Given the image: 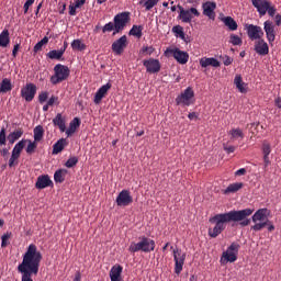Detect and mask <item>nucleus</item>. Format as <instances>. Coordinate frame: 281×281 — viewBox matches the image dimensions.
Returning <instances> with one entry per match:
<instances>
[{"label":"nucleus","instance_id":"nucleus-1","mask_svg":"<svg viewBox=\"0 0 281 281\" xmlns=\"http://www.w3.org/2000/svg\"><path fill=\"white\" fill-rule=\"evenodd\" d=\"M254 214V209L233 210L227 213H220L210 218V223H215L214 228H209V236L217 238L227 227V223H239L240 227L251 225V220L247 218Z\"/></svg>","mask_w":281,"mask_h":281},{"label":"nucleus","instance_id":"nucleus-2","mask_svg":"<svg viewBox=\"0 0 281 281\" xmlns=\"http://www.w3.org/2000/svg\"><path fill=\"white\" fill-rule=\"evenodd\" d=\"M41 260H43V255L38 251L36 245H29L22 262L18 266L19 273H22V281H34L32 276L38 274Z\"/></svg>","mask_w":281,"mask_h":281},{"label":"nucleus","instance_id":"nucleus-3","mask_svg":"<svg viewBox=\"0 0 281 281\" xmlns=\"http://www.w3.org/2000/svg\"><path fill=\"white\" fill-rule=\"evenodd\" d=\"M130 254H137V251H143L144 254H150L155 251V241L146 236L139 237V241H132L128 247Z\"/></svg>","mask_w":281,"mask_h":281},{"label":"nucleus","instance_id":"nucleus-4","mask_svg":"<svg viewBox=\"0 0 281 281\" xmlns=\"http://www.w3.org/2000/svg\"><path fill=\"white\" fill-rule=\"evenodd\" d=\"M269 214L270 212L268 211V209L257 210L251 217L255 225H252L250 229L252 232H262V229H265V227L269 225V221L267 220L269 218Z\"/></svg>","mask_w":281,"mask_h":281},{"label":"nucleus","instance_id":"nucleus-5","mask_svg":"<svg viewBox=\"0 0 281 281\" xmlns=\"http://www.w3.org/2000/svg\"><path fill=\"white\" fill-rule=\"evenodd\" d=\"M69 67L63 64H57L54 67V75L50 77L52 85H60V82H65L67 78H69Z\"/></svg>","mask_w":281,"mask_h":281},{"label":"nucleus","instance_id":"nucleus-6","mask_svg":"<svg viewBox=\"0 0 281 281\" xmlns=\"http://www.w3.org/2000/svg\"><path fill=\"white\" fill-rule=\"evenodd\" d=\"M165 56H167V58L172 56V58H175L179 65H187L188 60H190V54H188L186 50L179 49L178 47L167 48L165 50Z\"/></svg>","mask_w":281,"mask_h":281},{"label":"nucleus","instance_id":"nucleus-7","mask_svg":"<svg viewBox=\"0 0 281 281\" xmlns=\"http://www.w3.org/2000/svg\"><path fill=\"white\" fill-rule=\"evenodd\" d=\"M114 25H115V31L112 33L113 36H115V34H120V32L124 31V27H126V24H128L131 22V12H121L117 13L114 19Z\"/></svg>","mask_w":281,"mask_h":281},{"label":"nucleus","instance_id":"nucleus-8","mask_svg":"<svg viewBox=\"0 0 281 281\" xmlns=\"http://www.w3.org/2000/svg\"><path fill=\"white\" fill-rule=\"evenodd\" d=\"M176 104L178 106H191V104H194V90L192 87H188L176 98Z\"/></svg>","mask_w":281,"mask_h":281},{"label":"nucleus","instance_id":"nucleus-9","mask_svg":"<svg viewBox=\"0 0 281 281\" xmlns=\"http://www.w3.org/2000/svg\"><path fill=\"white\" fill-rule=\"evenodd\" d=\"M240 245L233 243L226 251L222 254L221 262H236Z\"/></svg>","mask_w":281,"mask_h":281},{"label":"nucleus","instance_id":"nucleus-10","mask_svg":"<svg viewBox=\"0 0 281 281\" xmlns=\"http://www.w3.org/2000/svg\"><path fill=\"white\" fill-rule=\"evenodd\" d=\"M175 260V273L179 276L183 271V265H186V252L176 248L172 251Z\"/></svg>","mask_w":281,"mask_h":281},{"label":"nucleus","instance_id":"nucleus-11","mask_svg":"<svg viewBox=\"0 0 281 281\" xmlns=\"http://www.w3.org/2000/svg\"><path fill=\"white\" fill-rule=\"evenodd\" d=\"M177 8L180 10L179 12V19L182 23H192V14L194 16H201V13L196 8H191L190 10L183 9L181 4H178Z\"/></svg>","mask_w":281,"mask_h":281},{"label":"nucleus","instance_id":"nucleus-12","mask_svg":"<svg viewBox=\"0 0 281 281\" xmlns=\"http://www.w3.org/2000/svg\"><path fill=\"white\" fill-rule=\"evenodd\" d=\"M245 30L250 41H260L265 36V31L258 25L246 24Z\"/></svg>","mask_w":281,"mask_h":281},{"label":"nucleus","instance_id":"nucleus-13","mask_svg":"<svg viewBox=\"0 0 281 281\" xmlns=\"http://www.w3.org/2000/svg\"><path fill=\"white\" fill-rule=\"evenodd\" d=\"M126 47H128V37L123 35L112 44V52L116 54V56H122Z\"/></svg>","mask_w":281,"mask_h":281},{"label":"nucleus","instance_id":"nucleus-14","mask_svg":"<svg viewBox=\"0 0 281 281\" xmlns=\"http://www.w3.org/2000/svg\"><path fill=\"white\" fill-rule=\"evenodd\" d=\"M133 203V195H131V191L122 190L116 196V205L119 207H128Z\"/></svg>","mask_w":281,"mask_h":281},{"label":"nucleus","instance_id":"nucleus-15","mask_svg":"<svg viewBox=\"0 0 281 281\" xmlns=\"http://www.w3.org/2000/svg\"><path fill=\"white\" fill-rule=\"evenodd\" d=\"M143 65L146 68L147 74H159L161 71V63L159 59H145L143 60Z\"/></svg>","mask_w":281,"mask_h":281},{"label":"nucleus","instance_id":"nucleus-16","mask_svg":"<svg viewBox=\"0 0 281 281\" xmlns=\"http://www.w3.org/2000/svg\"><path fill=\"white\" fill-rule=\"evenodd\" d=\"M36 95V85L26 83L25 87L21 89V98L25 100V102H32Z\"/></svg>","mask_w":281,"mask_h":281},{"label":"nucleus","instance_id":"nucleus-17","mask_svg":"<svg viewBox=\"0 0 281 281\" xmlns=\"http://www.w3.org/2000/svg\"><path fill=\"white\" fill-rule=\"evenodd\" d=\"M202 9L204 16H209L211 21L216 19V13L214 12V10H216V2L206 1L202 4Z\"/></svg>","mask_w":281,"mask_h":281},{"label":"nucleus","instance_id":"nucleus-18","mask_svg":"<svg viewBox=\"0 0 281 281\" xmlns=\"http://www.w3.org/2000/svg\"><path fill=\"white\" fill-rule=\"evenodd\" d=\"M52 186H54V181L47 175L38 176L35 182L37 190H45V188H52Z\"/></svg>","mask_w":281,"mask_h":281},{"label":"nucleus","instance_id":"nucleus-19","mask_svg":"<svg viewBox=\"0 0 281 281\" xmlns=\"http://www.w3.org/2000/svg\"><path fill=\"white\" fill-rule=\"evenodd\" d=\"M111 87H112L111 82H108L103 85L101 88H99V90L94 94V99H93L94 104H100V102H102V99L106 97V93H109Z\"/></svg>","mask_w":281,"mask_h":281},{"label":"nucleus","instance_id":"nucleus-20","mask_svg":"<svg viewBox=\"0 0 281 281\" xmlns=\"http://www.w3.org/2000/svg\"><path fill=\"white\" fill-rule=\"evenodd\" d=\"M263 30L266 32L267 41L273 43L276 41V26L273 25V22L267 20L263 23Z\"/></svg>","mask_w":281,"mask_h":281},{"label":"nucleus","instance_id":"nucleus-21","mask_svg":"<svg viewBox=\"0 0 281 281\" xmlns=\"http://www.w3.org/2000/svg\"><path fill=\"white\" fill-rule=\"evenodd\" d=\"M255 52L259 56H267V54H269V44H267L263 38L257 40V42H255Z\"/></svg>","mask_w":281,"mask_h":281},{"label":"nucleus","instance_id":"nucleus-22","mask_svg":"<svg viewBox=\"0 0 281 281\" xmlns=\"http://www.w3.org/2000/svg\"><path fill=\"white\" fill-rule=\"evenodd\" d=\"M261 150L263 154L265 168H269V166H271V160L269 159V155H271V144H269L267 140H263Z\"/></svg>","mask_w":281,"mask_h":281},{"label":"nucleus","instance_id":"nucleus-23","mask_svg":"<svg viewBox=\"0 0 281 281\" xmlns=\"http://www.w3.org/2000/svg\"><path fill=\"white\" fill-rule=\"evenodd\" d=\"M200 66L203 67L204 69L207 67H215L218 68L221 67V61L214 57H202L200 59Z\"/></svg>","mask_w":281,"mask_h":281},{"label":"nucleus","instance_id":"nucleus-24","mask_svg":"<svg viewBox=\"0 0 281 281\" xmlns=\"http://www.w3.org/2000/svg\"><path fill=\"white\" fill-rule=\"evenodd\" d=\"M122 271L124 268L121 265H114L110 270L111 281H122Z\"/></svg>","mask_w":281,"mask_h":281},{"label":"nucleus","instance_id":"nucleus-25","mask_svg":"<svg viewBox=\"0 0 281 281\" xmlns=\"http://www.w3.org/2000/svg\"><path fill=\"white\" fill-rule=\"evenodd\" d=\"M53 124L59 128L60 133H65V131H67V122L65 121L63 113H57L53 119Z\"/></svg>","mask_w":281,"mask_h":281},{"label":"nucleus","instance_id":"nucleus-26","mask_svg":"<svg viewBox=\"0 0 281 281\" xmlns=\"http://www.w3.org/2000/svg\"><path fill=\"white\" fill-rule=\"evenodd\" d=\"M220 20L222 21V23H224L226 27H228L231 32H236V30H238V23L236 22V20H234V18L222 16L220 18Z\"/></svg>","mask_w":281,"mask_h":281},{"label":"nucleus","instance_id":"nucleus-27","mask_svg":"<svg viewBox=\"0 0 281 281\" xmlns=\"http://www.w3.org/2000/svg\"><path fill=\"white\" fill-rule=\"evenodd\" d=\"M80 117H75L70 123H69V127L68 130L65 131L67 137H71V135H74V133H76V131H78V128H80Z\"/></svg>","mask_w":281,"mask_h":281},{"label":"nucleus","instance_id":"nucleus-28","mask_svg":"<svg viewBox=\"0 0 281 281\" xmlns=\"http://www.w3.org/2000/svg\"><path fill=\"white\" fill-rule=\"evenodd\" d=\"M251 3L254 5V8H256L259 15H261L262 12H265V9L268 8V5L271 3V1H269V0H251Z\"/></svg>","mask_w":281,"mask_h":281},{"label":"nucleus","instance_id":"nucleus-29","mask_svg":"<svg viewBox=\"0 0 281 281\" xmlns=\"http://www.w3.org/2000/svg\"><path fill=\"white\" fill-rule=\"evenodd\" d=\"M23 128H18L13 132H11L8 136L7 139L9 142V144H15L16 142H19V139H21L23 137Z\"/></svg>","mask_w":281,"mask_h":281},{"label":"nucleus","instance_id":"nucleus-30","mask_svg":"<svg viewBox=\"0 0 281 281\" xmlns=\"http://www.w3.org/2000/svg\"><path fill=\"white\" fill-rule=\"evenodd\" d=\"M245 188V183L243 182H234L231 183L224 191L223 194H234L238 192L239 190H243Z\"/></svg>","mask_w":281,"mask_h":281},{"label":"nucleus","instance_id":"nucleus-31","mask_svg":"<svg viewBox=\"0 0 281 281\" xmlns=\"http://www.w3.org/2000/svg\"><path fill=\"white\" fill-rule=\"evenodd\" d=\"M65 146H67V139L61 138L57 140L53 145V155H58L59 153H63V150H65Z\"/></svg>","mask_w":281,"mask_h":281},{"label":"nucleus","instance_id":"nucleus-32","mask_svg":"<svg viewBox=\"0 0 281 281\" xmlns=\"http://www.w3.org/2000/svg\"><path fill=\"white\" fill-rule=\"evenodd\" d=\"M10 45V31L8 29H4L0 33V47H7Z\"/></svg>","mask_w":281,"mask_h":281},{"label":"nucleus","instance_id":"nucleus-33","mask_svg":"<svg viewBox=\"0 0 281 281\" xmlns=\"http://www.w3.org/2000/svg\"><path fill=\"white\" fill-rule=\"evenodd\" d=\"M65 177H67V169H58L54 173L55 183H63L65 181Z\"/></svg>","mask_w":281,"mask_h":281},{"label":"nucleus","instance_id":"nucleus-34","mask_svg":"<svg viewBox=\"0 0 281 281\" xmlns=\"http://www.w3.org/2000/svg\"><path fill=\"white\" fill-rule=\"evenodd\" d=\"M144 26L142 25H133L130 30V36H135L136 38H142L144 36Z\"/></svg>","mask_w":281,"mask_h":281},{"label":"nucleus","instance_id":"nucleus-35","mask_svg":"<svg viewBox=\"0 0 281 281\" xmlns=\"http://www.w3.org/2000/svg\"><path fill=\"white\" fill-rule=\"evenodd\" d=\"M26 144H27V140L21 139L20 142H18V143L15 144V146L13 147L11 154L18 155V156L21 157V153H23V148H25Z\"/></svg>","mask_w":281,"mask_h":281},{"label":"nucleus","instance_id":"nucleus-36","mask_svg":"<svg viewBox=\"0 0 281 281\" xmlns=\"http://www.w3.org/2000/svg\"><path fill=\"white\" fill-rule=\"evenodd\" d=\"M228 135H231V139H233V140L245 139V133H243V130H240V128H232L228 132Z\"/></svg>","mask_w":281,"mask_h":281},{"label":"nucleus","instance_id":"nucleus-37","mask_svg":"<svg viewBox=\"0 0 281 281\" xmlns=\"http://www.w3.org/2000/svg\"><path fill=\"white\" fill-rule=\"evenodd\" d=\"M12 90V81L8 78L2 79L0 83V93H8Z\"/></svg>","mask_w":281,"mask_h":281},{"label":"nucleus","instance_id":"nucleus-38","mask_svg":"<svg viewBox=\"0 0 281 281\" xmlns=\"http://www.w3.org/2000/svg\"><path fill=\"white\" fill-rule=\"evenodd\" d=\"M234 82L240 93H247V87H245L243 77L236 76Z\"/></svg>","mask_w":281,"mask_h":281},{"label":"nucleus","instance_id":"nucleus-39","mask_svg":"<svg viewBox=\"0 0 281 281\" xmlns=\"http://www.w3.org/2000/svg\"><path fill=\"white\" fill-rule=\"evenodd\" d=\"M34 142H41L43 139V135H45V130L42 125H37L34 130Z\"/></svg>","mask_w":281,"mask_h":281},{"label":"nucleus","instance_id":"nucleus-40","mask_svg":"<svg viewBox=\"0 0 281 281\" xmlns=\"http://www.w3.org/2000/svg\"><path fill=\"white\" fill-rule=\"evenodd\" d=\"M71 47L75 52H85V49H87V45L80 40H74L71 42Z\"/></svg>","mask_w":281,"mask_h":281},{"label":"nucleus","instance_id":"nucleus-41","mask_svg":"<svg viewBox=\"0 0 281 281\" xmlns=\"http://www.w3.org/2000/svg\"><path fill=\"white\" fill-rule=\"evenodd\" d=\"M159 3V0H140L139 5H144L147 12H149L150 9L155 8Z\"/></svg>","mask_w":281,"mask_h":281},{"label":"nucleus","instance_id":"nucleus-42","mask_svg":"<svg viewBox=\"0 0 281 281\" xmlns=\"http://www.w3.org/2000/svg\"><path fill=\"white\" fill-rule=\"evenodd\" d=\"M27 146H26V154L27 155H34V153H36V148L38 147V145L36 144V142H32L30 139H25Z\"/></svg>","mask_w":281,"mask_h":281},{"label":"nucleus","instance_id":"nucleus-43","mask_svg":"<svg viewBox=\"0 0 281 281\" xmlns=\"http://www.w3.org/2000/svg\"><path fill=\"white\" fill-rule=\"evenodd\" d=\"M47 43H49V37L44 36L43 40H41L40 42H37L33 48L34 54H38V52H41V49H43V45H47Z\"/></svg>","mask_w":281,"mask_h":281},{"label":"nucleus","instance_id":"nucleus-44","mask_svg":"<svg viewBox=\"0 0 281 281\" xmlns=\"http://www.w3.org/2000/svg\"><path fill=\"white\" fill-rule=\"evenodd\" d=\"M63 56V52L56 49H53L46 54V57L50 58V60H60Z\"/></svg>","mask_w":281,"mask_h":281},{"label":"nucleus","instance_id":"nucleus-45","mask_svg":"<svg viewBox=\"0 0 281 281\" xmlns=\"http://www.w3.org/2000/svg\"><path fill=\"white\" fill-rule=\"evenodd\" d=\"M171 32H173V34H176V36L179 38H186V32H183V26L181 25H175Z\"/></svg>","mask_w":281,"mask_h":281},{"label":"nucleus","instance_id":"nucleus-46","mask_svg":"<svg viewBox=\"0 0 281 281\" xmlns=\"http://www.w3.org/2000/svg\"><path fill=\"white\" fill-rule=\"evenodd\" d=\"M269 14V16H276V7L271 4V2L268 4V7L263 10V12H261V14L259 16H265V14Z\"/></svg>","mask_w":281,"mask_h":281},{"label":"nucleus","instance_id":"nucleus-47","mask_svg":"<svg viewBox=\"0 0 281 281\" xmlns=\"http://www.w3.org/2000/svg\"><path fill=\"white\" fill-rule=\"evenodd\" d=\"M229 43L232 45H243V38L236 34H231L229 36Z\"/></svg>","mask_w":281,"mask_h":281},{"label":"nucleus","instance_id":"nucleus-48","mask_svg":"<svg viewBox=\"0 0 281 281\" xmlns=\"http://www.w3.org/2000/svg\"><path fill=\"white\" fill-rule=\"evenodd\" d=\"M21 156H18L16 154H11V157L9 159V168H14V166H19V158Z\"/></svg>","mask_w":281,"mask_h":281},{"label":"nucleus","instance_id":"nucleus-49","mask_svg":"<svg viewBox=\"0 0 281 281\" xmlns=\"http://www.w3.org/2000/svg\"><path fill=\"white\" fill-rule=\"evenodd\" d=\"M10 238H12V235L10 234H4L1 236V247L2 249H5L10 245Z\"/></svg>","mask_w":281,"mask_h":281},{"label":"nucleus","instance_id":"nucleus-50","mask_svg":"<svg viewBox=\"0 0 281 281\" xmlns=\"http://www.w3.org/2000/svg\"><path fill=\"white\" fill-rule=\"evenodd\" d=\"M106 32H115V22H109L102 27V33L106 34Z\"/></svg>","mask_w":281,"mask_h":281},{"label":"nucleus","instance_id":"nucleus-51","mask_svg":"<svg viewBox=\"0 0 281 281\" xmlns=\"http://www.w3.org/2000/svg\"><path fill=\"white\" fill-rule=\"evenodd\" d=\"M78 165V157L72 156L70 157L66 162H65V167L66 168H74V166Z\"/></svg>","mask_w":281,"mask_h":281},{"label":"nucleus","instance_id":"nucleus-52","mask_svg":"<svg viewBox=\"0 0 281 281\" xmlns=\"http://www.w3.org/2000/svg\"><path fill=\"white\" fill-rule=\"evenodd\" d=\"M139 54H145L147 56H151V54H155V47H153V46H144L139 50Z\"/></svg>","mask_w":281,"mask_h":281},{"label":"nucleus","instance_id":"nucleus-53","mask_svg":"<svg viewBox=\"0 0 281 281\" xmlns=\"http://www.w3.org/2000/svg\"><path fill=\"white\" fill-rule=\"evenodd\" d=\"M8 137L5 136V127H2L0 131V146H5Z\"/></svg>","mask_w":281,"mask_h":281},{"label":"nucleus","instance_id":"nucleus-54","mask_svg":"<svg viewBox=\"0 0 281 281\" xmlns=\"http://www.w3.org/2000/svg\"><path fill=\"white\" fill-rule=\"evenodd\" d=\"M49 98V92L45 91L40 93L38 95V102L43 104L44 102H47V99Z\"/></svg>","mask_w":281,"mask_h":281},{"label":"nucleus","instance_id":"nucleus-55","mask_svg":"<svg viewBox=\"0 0 281 281\" xmlns=\"http://www.w3.org/2000/svg\"><path fill=\"white\" fill-rule=\"evenodd\" d=\"M223 63H224L225 67H229V65H232V63H234V58L225 55L223 57Z\"/></svg>","mask_w":281,"mask_h":281},{"label":"nucleus","instance_id":"nucleus-56","mask_svg":"<svg viewBox=\"0 0 281 281\" xmlns=\"http://www.w3.org/2000/svg\"><path fill=\"white\" fill-rule=\"evenodd\" d=\"M34 1L36 0H27L25 3H24V14H27L29 10H30V7L31 5H34Z\"/></svg>","mask_w":281,"mask_h":281},{"label":"nucleus","instance_id":"nucleus-57","mask_svg":"<svg viewBox=\"0 0 281 281\" xmlns=\"http://www.w3.org/2000/svg\"><path fill=\"white\" fill-rule=\"evenodd\" d=\"M47 104H48L49 106H54V104H58V97L52 95V97L49 98V100L47 101Z\"/></svg>","mask_w":281,"mask_h":281},{"label":"nucleus","instance_id":"nucleus-58","mask_svg":"<svg viewBox=\"0 0 281 281\" xmlns=\"http://www.w3.org/2000/svg\"><path fill=\"white\" fill-rule=\"evenodd\" d=\"M223 148H224V150H225V153H227V155H232V153H235V150H236V147H234V146H226V145H223Z\"/></svg>","mask_w":281,"mask_h":281},{"label":"nucleus","instance_id":"nucleus-59","mask_svg":"<svg viewBox=\"0 0 281 281\" xmlns=\"http://www.w3.org/2000/svg\"><path fill=\"white\" fill-rule=\"evenodd\" d=\"M69 14L70 16H76V14H78V12L76 10H78V8L74 4H70L69 7Z\"/></svg>","mask_w":281,"mask_h":281},{"label":"nucleus","instance_id":"nucleus-60","mask_svg":"<svg viewBox=\"0 0 281 281\" xmlns=\"http://www.w3.org/2000/svg\"><path fill=\"white\" fill-rule=\"evenodd\" d=\"M245 175H247V169H245V168H240V169H238V170L235 172V176H236V177H243V176H245Z\"/></svg>","mask_w":281,"mask_h":281},{"label":"nucleus","instance_id":"nucleus-61","mask_svg":"<svg viewBox=\"0 0 281 281\" xmlns=\"http://www.w3.org/2000/svg\"><path fill=\"white\" fill-rule=\"evenodd\" d=\"M87 3V0H76L75 1V7L78 8H82V5H85Z\"/></svg>","mask_w":281,"mask_h":281},{"label":"nucleus","instance_id":"nucleus-62","mask_svg":"<svg viewBox=\"0 0 281 281\" xmlns=\"http://www.w3.org/2000/svg\"><path fill=\"white\" fill-rule=\"evenodd\" d=\"M21 47V45L15 44L12 50V56L13 58H16V54H19V48Z\"/></svg>","mask_w":281,"mask_h":281},{"label":"nucleus","instance_id":"nucleus-63","mask_svg":"<svg viewBox=\"0 0 281 281\" xmlns=\"http://www.w3.org/2000/svg\"><path fill=\"white\" fill-rule=\"evenodd\" d=\"M0 155L1 157H8V155H10V150H8V148H2L0 149Z\"/></svg>","mask_w":281,"mask_h":281},{"label":"nucleus","instance_id":"nucleus-64","mask_svg":"<svg viewBox=\"0 0 281 281\" xmlns=\"http://www.w3.org/2000/svg\"><path fill=\"white\" fill-rule=\"evenodd\" d=\"M74 281H82V274L80 273V271H77V272L75 273V279H74Z\"/></svg>","mask_w":281,"mask_h":281}]
</instances>
